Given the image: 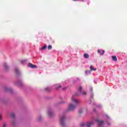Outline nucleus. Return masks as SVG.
<instances>
[{
  "instance_id": "nucleus-1",
  "label": "nucleus",
  "mask_w": 127,
  "mask_h": 127,
  "mask_svg": "<svg viewBox=\"0 0 127 127\" xmlns=\"http://www.w3.org/2000/svg\"><path fill=\"white\" fill-rule=\"evenodd\" d=\"M76 107H77V105L73 103L69 104L68 106V108H67V112H71L72 111H74L75 109H76Z\"/></svg>"
},
{
  "instance_id": "nucleus-2",
  "label": "nucleus",
  "mask_w": 127,
  "mask_h": 127,
  "mask_svg": "<svg viewBox=\"0 0 127 127\" xmlns=\"http://www.w3.org/2000/svg\"><path fill=\"white\" fill-rule=\"evenodd\" d=\"M10 117L11 119L13 126H15V124H16V122H15V114L14 113H10Z\"/></svg>"
},
{
  "instance_id": "nucleus-3",
  "label": "nucleus",
  "mask_w": 127,
  "mask_h": 127,
  "mask_svg": "<svg viewBox=\"0 0 127 127\" xmlns=\"http://www.w3.org/2000/svg\"><path fill=\"white\" fill-rule=\"evenodd\" d=\"M71 102L72 103H73V104H74V105H75V106H77L78 104H79V103H80V101H79V100L72 97H71Z\"/></svg>"
},
{
  "instance_id": "nucleus-4",
  "label": "nucleus",
  "mask_w": 127,
  "mask_h": 127,
  "mask_svg": "<svg viewBox=\"0 0 127 127\" xmlns=\"http://www.w3.org/2000/svg\"><path fill=\"white\" fill-rule=\"evenodd\" d=\"M65 116H63L61 118V120H60V124L62 126V127H64V126H65Z\"/></svg>"
},
{
  "instance_id": "nucleus-5",
  "label": "nucleus",
  "mask_w": 127,
  "mask_h": 127,
  "mask_svg": "<svg viewBox=\"0 0 127 127\" xmlns=\"http://www.w3.org/2000/svg\"><path fill=\"white\" fill-rule=\"evenodd\" d=\"M96 122H98L99 127H101V126H103V125L105 124L104 121H99V120H96Z\"/></svg>"
},
{
  "instance_id": "nucleus-6",
  "label": "nucleus",
  "mask_w": 127,
  "mask_h": 127,
  "mask_svg": "<svg viewBox=\"0 0 127 127\" xmlns=\"http://www.w3.org/2000/svg\"><path fill=\"white\" fill-rule=\"evenodd\" d=\"M28 65H29V67H30V68H32L33 69L37 68V66L36 65H34L31 63H29Z\"/></svg>"
},
{
  "instance_id": "nucleus-7",
  "label": "nucleus",
  "mask_w": 127,
  "mask_h": 127,
  "mask_svg": "<svg viewBox=\"0 0 127 127\" xmlns=\"http://www.w3.org/2000/svg\"><path fill=\"white\" fill-rule=\"evenodd\" d=\"M94 124L95 123L94 122H90L89 123L86 124V126L87 127H91V126H94Z\"/></svg>"
},
{
  "instance_id": "nucleus-8",
  "label": "nucleus",
  "mask_w": 127,
  "mask_h": 127,
  "mask_svg": "<svg viewBox=\"0 0 127 127\" xmlns=\"http://www.w3.org/2000/svg\"><path fill=\"white\" fill-rule=\"evenodd\" d=\"M112 60L113 61H115V62H117L118 61V59L117 58V57H116L115 56H113L112 57Z\"/></svg>"
},
{
  "instance_id": "nucleus-9",
  "label": "nucleus",
  "mask_w": 127,
  "mask_h": 127,
  "mask_svg": "<svg viewBox=\"0 0 127 127\" xmlns=\"http://www.w3.org/2000/svg\"><path fill=\"white\" fill-rule=\"evenodd\" d=\"M90 69L91 71H96L97 70V68H94V66H93L92 65L90 66Z\"/></svg>"
},
{
  "instance_id": "nucleus-10",
  "label": "nucleus",
  "mask_w": 127,
  "mask_h": 127,
  "mask_svg": "<svg viewBox=\"0 0 127 127\" xmlns=\"http://www.w3.org/2000/svg\"><path fill=\"white\" fill-rule=\"evenodd\" d=\"M48 116L50 117H52V116H53V112H49L48 113Z\"/></svg>"
},
{
  "instance_id": "nucleus-11",
  "label": "nucleus",
  "mask_w": 127,
  "mask_h": 127,
  "mask_svg": "<svg viewBox=\"0 0 127 127\" xmlns=\"http://www.w3.org/2000/svg\"><path fill=\"white\" fill-rule=\"evenodd\" d=\"M84 58L88 59L89 58V55L88 54H85L84 55Z\"/></svg>"
},
{
  "instance_id": "nucleus-12",
  "label": "nucleus",
  "mask_w": 127,
  "mask_h": 127,
  "mask_svg": "<svg viewBox=\"0 0 127 127\" xmlns=\"http://www.w3.org/2000/svg\"><path fill=\"white\" fill-rule=\"evenodd\" d=\"M4 66L6 70H8V65H7V64L6 63L4 64Z\"/></svg>"
},
{
  "instance_id": "nucleus-13",
  "label": "nucleus",
  "mask_w": 127,
  "mask_h": 127,
  "mask_svg": "<svg viewBox=\"0 0 127 127\" xmlns=\"http://www.w3.org/2000/svg\"><path fill=\"white\" fill-rule=\"evenodd\" d=\"M15 72L16 74H18V73H19V70H18V69L15 68Z\"/></svg>"
},
{
  "instance_id": "nucleus-14",
  "label": "nucleus",
  "mask_w": 127,
  "mask_h": 127,
  "mask_svg": "<svg viewBox=\"0 0 127 127\" xmlns=\"http://www.w3.org/2000/svg\"><path fill=\"white\" fill-rule=\"evenodd\" d=\"M5 91H8L9 92H12V90L10 89H8L7 88H5Z\"/></svg>"
},
{
  "instance_id": "nucleus-15",
  "label": "nucleus",
  "mask_w": 127,
  "mask_h": 127,
  "mask_svg": "<svg viewBox=\"0 0 127 127\" xmlns=\"http://www.w3.org/2000/svg\"><path fill=\"white\" fill-rule=\"evenodd\" d=\"M38 120L39 122H41V121L42 120V117L39 116V117L38 118Z\"/></svg>"
},
{
  "instance_id": "nucleus-16",
  "label": "nucleus",
  "mask_w": 127,
  "mask_h": 127,
  "mask_svg": "<svg viewBox=\"0 0 127 127\" xmlns=\"http://www.w3.org/2000/svg\"><path fill=\"white\" fill-rule=\"evenodd\" d=\"M48 49H49V50H51V49H52V46L49 45V46L48 47Z\"/></svg>"
},
{
  "instance_id": "nucleus-17",
  "label": "nucleus",
  "mask_w": 127,
  "mask_h": 127,
  "mask_svg": "<svg viewBox=\"0 0 127 127\" xmlns=\"http://www.w3.org/2000/svg\"><path fill=\"white\" fill-rule=\"evenodd\" d=\"M46 47H47V46H44L43 47H42V50H45V49H46Z\"/></svg>"
},
{
  "instance_id": "nucleus-18",
  "label": "nucleus",
  "mask_w": 127,
  "mask_h": 127,
  "mask_svg": "<svg viewBox=\"0 0 127 127\" xmlns=\"http://www.w3.org/2000/svg\"><path fill=\"white\" fill-rule=\"evenodd\" d=\"M25 62H26V60H24V61H21V63L22 64H23V63H25Z\"/></svg>"
},
{
  "instance_id": "nucleus-19",
  "label": "nucleus",
  "mask_w": 127,
  "mask_h": 127,
  "mask_svg": "<svg viewBox=\"0 0 127 127\" xmlns=\"http://www.w3.org/2000/svg\"><path fill=\"white\" fill-rule=\"evenodd\" d=\"M85 124L84 123H82L80 125V127H85Z\"/></svg>"
},
{
  "instance_id": "nucleus-20",
  "label": "nucleus",
  "mask_w": 127,
  "mask_h": 127,
  "mask_svg": "<svg viewBox=\"0 0 127 127\" xmlns=\"http://www.w3.org/2000/svg\"><path fill=\"white\" fill-rule=\"evenodd\" d=\"M82 113H83V110H80L79 111V114H82Z\"/></svg>"
},
{
  "instance_id": "nucleus-21",
  "label": "nucleus",
  "mask_w": 127,
  "mask_h": 127,
  "mask_svg": "<svg viewBox=\"0 0 127 127\" xmlns=\"http://www.w3.org/2000/svg\"><path fill=\"white\" fill-rule=\"evenodd\" d=\"M105 53V51H103L102 53L100 54V55H104V54Z\"/></svg>"
},
{
  "instance_id": "nucleus-22",
  "label": "nucleus",
  "mask_w": 127,
  "mask_h": 127,
  "mask_svg": "<svg viewBox=\"0 0 127 127\" xmlns=\"http://www.w3.org/2000/svg\"><path fill=\"white\" fill-rule=\"evenodd\" d=\"M2 127H6V123H3Z\"/></svg>"
},
{
  "instance_id": "nucleus-23",
  "label": "nucleus",
  "mask_w": 127,
  "mask_h": 127,
  "mask_svg": "<svg viewBox=\"0 0 127 127\" xmlns=\"http://www.w3.org/2000/svg\"><path fill=\"white\" fill-rule=\"evenodd\" d=\"M81 90H82V87L79 86V88L78 91H81Z\"/></svg>"
},
{
  "instance_id": "nucleus-24",
  "label": "nucleus",
  "mask_w": 127,
  "mask_h": 127,
  "mask_svg": "<svg viewBox=\"0 0 127 127\" xmlns=\"http://www.w3.org/2000/svg\"><path fill=\"white\" fill-rule=\"evenodd\" d=\"M97 52H98V53H99L100 54H101V50H98L97 51Z\"/></svg>"
},
{
  "instance_id": "nucleus-25",
  "label": "nucleus",
  "mask_w": 127,
  "mask_h": 127,
  "mask_svg": "<svg viewBox=\"0 0 127 127\" xmlns=\"http://www.w3.org/2000/svg\"><path fill=\"white\" fill-rule=\"evenodd\" d=\"M81 94L82 95H86L87 93L86 92H83V93H81Z\"/></svg>"
},
{
  "instance_id": "nucleus-26",
  "label": "nucleus",
  "mask_w": 127,
  "mask_h": 127,
  "mask_svg": "<svg viewBox=\"0 0 127 127\" xmlns=\"http://www.w3.org/2000/svg\"><path fill=\"white\" fill-rule=\"evenodd\" d=\"M2 120V117H1V115H0V121H1Z\"/></svg>"
},
{
  "instance_id": "nucleus-27",
  "label": "nucleus",
  "mask_w": 127,
  "mask_h": 127,
  "mask_svg": "<svg viewBox=\"0 0 127 127\" xmlns=\"http://www.w3.org/2000/svg\"><path fill=\"white\" fill-rule=\"evenodd\" d=\"M45 91H49V88H47L45 89Z\"/></svg>"
},
{
  "instance_id": "nucleus-28",
  "label": "nucleus",
  "mask_w": 127,
  "mask_h": 127,
  "mask_svg": "<svg viewBox=\"0 0 127 127\" xmlns=\"http://www.w3.org/2000/svg\"><path fill=\"white\" fill-rule=\"evenodd\" d=\"M89 72V71H88V70H86V71H85V73L87 74V73H88V72Z\"/></svg>"
},
{
  "instance_id": "nucleus-29",
  "label": "nucleus",
  "mask_w": 127,
  "mask_h": 127,
  "mask_svg": "<svg viewBox=\"0 0 127 127\" xmlns=\"http://www.w3.org/2000/svg\"><path fill=\"white\" fill-rule=\"evenodd\" d=\"M91 98H93V97H94V94H92L91 95Z\"/></svg>"
},
{
  "instance_id": "nucleus-30",
  "label": "nucleus",
  "mask_w": 127,
  "mask_h": 127,
  "mask_svg": "<svg viewBox=\"0 0 127 127\" xmlns=\"http://www.w3.org/2000/svg\"><path fill=\"white\" fill-rule=\"evenodd\" d=\"M93 111H94V112H96V109H93Z\"/></svg>"
},
{
  "instance_id": "nucleus-31",
  "label": "nucleus",
  "mask_w": 127,
  "mask_h": 127,
  "mask_svg": "<svg viewBox=\"0 0 127 127\" xmlns=\"http://www.w3.org/2000/svg\"><path fill=\"white\" fill-rule=\"evenodd\" d=\"M108 125H109V126H111V123H108Z\"/></svg>"
},
{
  "instance_id": "nucleus-32",
  "label": "nucleus",
  "mask_w": 127,
  "mask_h": 127,
  "mask_svg": "<svg viewBox=\"0 0 127 127\" xmlns=\"http://www.w3.org/2000/svg\"><path fill=\"white\" fill-rule=\"evenodd\" d=\"M74 1H77L78 0H73Z\"/></svg>"
},
{
  "instance_id": "nucleus-33",
  "label": "nucleus",
  "mask_w": 127,
  "mask_h": 127,
  "mask_svg": "<svg viewBox=\"0 0 127 127\" xmlns=\"http://www.w3.org/2000/svg\"><path fill=\"white\" fill-rule=\"evenodd\" d=\"M65 89H66V87L63 88V90H65Z\"/></svg>"
},
{
  "instance_id": "nucleus-34",
  "label": "nucleus",
  "mask_w": 127,
  "mask_h": 127,
  "mask_svg": "<svg viewBox=\"0 0 127 127\" xmlns=\"http://www.w3.org/2000/svg\"><path fill=\"white\" fill-rule=\"evenodd\" d=\"M58 88H61V86H59Z\"/></svg>"
},
{
  "instance_id": "nucleus-35",
  "label": "nucleus",
  "mask_w": 127,
  "mask_h": 127,
  "mask_svg": "<svg viewBox=\"0 0 127 127\" xmlns=\"http://www.w3.org/2000/svg\"><path fill=\"white\" fill-rule=\"evenodd\" d=\"M20 85H21V86H22V84H21Z\"/></svg>"
},
{
  "instance_id": "nucleus-36",
  "label": "nucleus",
  "mask_w": 127,
  "mask_h": 127,
  "mask_svg": "<svg viewBox=\"0 0 127 127\" xmlns=\"http://www.w3.org/2000/svg\"><path fill=\"white\" fill-rule=\"evenodd\" d=\"M76 96H79V95H77V94H76Z\"/></svg>"
},
{
  "instance_id": "nucleus-37",
  "label": "nucleus",
  "mask_w": 127,
  "mask_h": 127,
  "mask_svg": "<svg viewBox=\"0 0 127 127\" xmlns=\"http://www.w3.org/2000/svg\"><path fill=\"white\" fill-rule=\"evenodd\" d=\"M82 1H84V0H82Z\"/></svg>"
}]
</instances>
